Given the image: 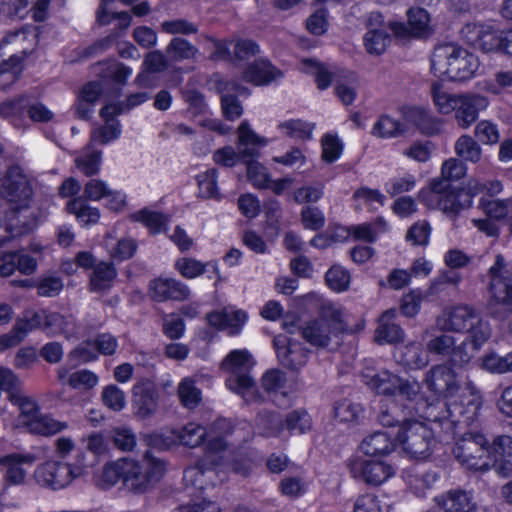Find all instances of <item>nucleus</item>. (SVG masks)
<instances>
[{"label":"nucleus","instance_id":"nucleus-1","mask_svg":"<svg viewBox=\"0 0 512 512\" xmlns=\"http://www.w3.org/2000/svg\"><path fill=\"white\" fill-rule=\"evenodd\" d=\"M437 325L442 331L466 333L467 340L474 350L479 351L490 339L492 328L481 314L468 305H458L443 312L437 318Z\"/></svg>","mask_w":512,"mask_h":512},{"label":"nucleus","instance_id":"nucleus-2","mask_svg":"<svg viewBox=\"0 0 512 512\" xmlns=\"http://www.w3.org/2000/svg\"><path fill=\"white\" fill-rule=\"evenodd\" d=\"M479 68L477 56L465 48L448 43L435 47L431 56V71L437 77L450 81H466Z\"/></svg>","mask_w":512,"mask_h":512},{"label":"nucleus","instance_id":"nucleus-3","mask_svg":"<svg viewBox=\"0 0 512 512\" xmlns=\"http://www.w3.org/2000/svg\"><path fill=\"white\" fill-rule=\"evenodd\" d=\"M488 276L489 312L494 316L512 312V266L507 267L501 254L496 256L494 264L488 270Z\"/></svg>","mask_w":512,"mask_h":512},{"label":"nucleus","instance_id":"nucleus-4","mask_svg":"<svg viewBox=\"0 0 512 512\" xmlns=\"http://www.w3.org/2000/svg\"><path fill=\"white\" fill-rule=\"evenodd\" d=\"M420 200L430 209H439L454 218L470 207V194L454 189L446 180H432L428 189L419 193Z\"/></svg>","mask_w":512,"mask_h":512},{"label":"nucleus","instance_id":"nucleus-5","mask_svg":"<svg viewBox=\"0 0 512 512\" xmlns=\"http://www.w3.org/2000/svg\"><path fill=\"white\" fill-rule=\"evenodd\" d=\"M345 330L342 312L334 305H324L320 317L306 322L301 327L302 337L312 346L326 348L333 336Z\"/></svg>","mask_w":512,"mask_h":512},{"label":"nucleus","instance_id":"nucleus-6","mask_svg":"<svg viewBox=\"0 0 512 512\" xmlns=\"http://www.w3.org/2000/svg\"><path fill=\"white\" fill-rule=\"evenodd\" d=\"M492 445L482 433L466 432L456 442L453 454L469 470L486 472L491 469Z\"/></svg>","mask_w":512,"mask_h":512},{"label":"nucleus","instance_id":"nucleus-7","mask_svg":"<svg viewBox=\"0 0 512 512\" xmlns=\"http://www.w3.org/2000/svg\"><path fill=\"white\" fill-rule=\"evenodd\" d=\"M165 472V464L162 460L152 457L147 452L141 462L128 461L127 472H125L124 485L134 494L148 492Z\"/></svg>","mask_w":512,"mask_h":512},{"label":"nucleus","instance_id":"nucleus-8","mask_svg":"<svg viewBox=\"0 0 512 512\" xmlns=\"http://www.w3.org/2000/svg\"><path fill=\"white\" fill-rule=\"evenodd\" d=\"M396 438L411 457L425 458L430 455L433 434L424 423L415 420L405 421Z\"/></svg>","mask_w":512,"mask_h":512},{"label":"nucleus","instance_id":"nucleus-9","mask_svg":"<svg viewBox=\"0 0 512 512\" xmlns=\"http://www.w3.org/2000/svg\"><path fill=\"white\" fill-rule=\"evenodd\" d=\"M83 466L71 467L70 463L47 461L38 465L34 479L38 485L52 490L67 487L75 478L82 476Z\"/></svg>","mask_w":512,"mask_h":512},{"label":"nucleus","instance_id":"nucleus-10","mask_svg":"<svg viewBox=\"0 0 512 512\" xmlns=\"http://www.w3.org/2000/svg\"><path fill=\"white\" fill-rule=\"evenodd\" d=\"M465 390L468 395L464 393L460 400L445 404L446 415L443 418L453 425L470 426L478 419L482 405L481 396L471 382L467 383Z\"/></svg>","mask_w":512,"mask_h":512},{"label":"nucleus","instance_id":"nucleus-11","mask_svg":"<svg viewBox=\"0 0 512 512\" xmlns=\"http://www.w3.org/2000/svg\"><path fill=\"white\" fill-rule=\"evenodd\" d=\"M250 358L251 356L246 350H234L222 363L225 368L231 370V374L226 380L227 388L243 397L255 388L254 379L246 372L251 365Z\"/></svg>","mask_w":512,"mask_h":512},{"label":"nucleus","instance_id":"nucleus-12","mask_svg":"<svg viewBox=\"0 0 512 512\" xmlns=\"http://www.w3.org/2000/svg\"><path fill=\"white\" fill-rule=\"evenodd\" d=\"M349 469L353 478L375 486L384 483L394 474V469L390 464L360 457L350 460Z\"/></svg>","mask_w":512,"mask_h":512},{"label":"nucleus","instance_id":"nucleus-13","mask_svg":"<svg viewBox=\"0 0 512 512\" xmlns=\"http://www.w3.org/2000/svg\"><path fill=\"white\" fill-rule=\"evenodd\" d=\"M280 363L291 371H298L308 362L309 350L296 340L278 335L273 339Z\"/></svg>","mask_w":512,"mask_h":512},{"label":"nucleus","instance_id":"nucleus-14","mask_svg":"<svg viewBox=\"0 0 512 512\" xmlns=\"http://www.w3.org/2000/svg\"><path fill=\"white\" fill-rule=\"evenodd\" d=\"M424 383L430 391L445 397L453 396L459 389L455 371L446 364L432 366L425 374Z\"/></svg>","mask_w":512,"mask_h":512},{"label":"nucleus","instance_id":"nucleus-15","mask_svg":"<svg viewBox=\"0 0 512 512\" xmlns=\"http://www.w3.org/2000/svg\"><path fill=\"white\" fill-rule=\"evenodd\" d=\"M489 104L485 96L479 94H461L455 107V119L459 127L466 129L474 123L480 111Z\"/></svg>","mask_w":512,"mask_h":512},{"label":"nucleus","instance_id":"nucleus-16","mask_svg":"<svg viewBox=\"0 0 512 512\" xmlns=\"http://www.w3.org/2000/svg\"><path fill=\"white\" fill-rule=\"evenodd\" d=\"M151 298L158 302L167 300L183 301L190 295L189 288L172 278H157L149 284Z\"/></svg>","mask_w":512,"mask_h":512},{"label":"nucleus","instance_id":"nucleus-17","mask_svg":"<svg viewBox=\"0 0 512 512\" xmlns=\"http://www.w3.org/2000/svg\"><path fill=\"white\" fill-rule=\"evenodd\" d=\"M512 438L501 435L494 439L491 452V468L497 475L508 478L512 476Z\"/></svg>","mask_w":512,"mask_h":512},{"label":"nucleus","instance_id":"nucleus-18","mask_svg":"<svg viewBox=\"0 0 512 512\" xmlns=\"http://www.w3.org/2000/svg\"><path fill=\"white\" fill-rule=\"evenodd\" d=\"M208 460V457H204L196 465L184 470L183 480L187 486L203 490L215 485L217 463L214 460L208 463Z\"/></svg>","mask_w":512,"mask_h":512},{"label":"nucleus","instance_id":"nucleus-19","mask_svg":"<svg viewBox=\"0 0 512 512\" xmlns=\"http://www.w3.org/2000/svg\"><path fill=\"white\" fill-rule=\"evenodd\" d=\"M123 113V109L106 105L100 110V116L105 121V125L96 128L91 133V142H98L102 145L117 139L121 133L120 122L115 119L117 115Z\"/></svg>","mask_w":512,"mask_h":512},{"label":"nucleus","instance_id":"nucleus-20","mask_svg":"<svg viewBox=\"0 0 512 512\" xmlns=\"http://www.w3.org/2000/svg\"><path fill=\"white\" fill-rule=\"evenodd\" d=\"M207 319L211 326L218 329H227L230 335H235L240 332L247 320V315L243 310L227 307L221 311L209 313Z\"/></svg>","mask_w":512,"mask_h":512},{"label":"nucleus","instance_id":"nucleus-21","mask_svg":"<svg viewBox=\"0 0 512 512\" xmlns=\"http://www.w3.org/2000/svg\"><path fill=\"white\" fill-rule=\"evenodd\" d=\"M134 405L137 414L141 417L152 415L158 406V393L155 385L150 381L138 383L133 388Z\"/></svg>","mask_w":512,"mask_h":512},{"label":"nucleus","instance_id":"nucleus-22","mask_svg":"<svg viewBox=\"0 0 512 512\" xmlns=\"http://www.w3.org/2000/svg\"><path fill=\"white\" fill-rule=\"evenodd\" d=\"M36 461L34 454L12 453L0 457V465L7 466L5 480L12 485H21L25 482L26 471L22 464L31 465Z\"/></svg>","mask_w":512,"mask_h":512},{"label":"nucleus","instance_id":"nucleus-23","mask_svg":"<svg viewBox=\"0 0 512 512\" xmlns=\"http://www.w3.org/2000/svg\"><path fill=\"white\" fill-rule=\"evenodd\" d=\"M37 33L32 28H24L7 35L2 41L0 51L6 46L11 45L13 54L21 59L31 53L37 45Z\"/></svg>","mask_w":512,"mask_h":512},{"label":"nucleus","instance_id":"nucleus-24","mask_svg":"<svg viewBox=\"0 0 512 512\" xmlns=\"http://www.w3.org/2000/svg\"><path fill=\"white\" fill-rule=\"evenodd\" d=\"M435 500L444 512L476 511V504L473 502L471 495L464 490H450Z\"/></svg>","mask_w":512,"mask_h":512},{"label":"nucleus","instance_id":"nucleus-25","mask_svg":"<svg viewBox=\"0 0 512 512\" xmlns=\"http://www.w3.org/2000/svg\"><path fill=\"white\" fill-rule=\"evenodd\" d=\"M334 90L339 100L346 106L351 105L359 87L357 75L352 71H338L334 75Z\"/></svg>","mask_w":512,"mask_h":512},{"label":"nucleus","instance_id":"nucleus-26","mask_svg":"<svg viewBox=\"0 0 512 512\" xmlns=\"http://www.w3.org/2000/svg\"><path fill=\"white\" fill-rule=\"evenodd\" d=\"M362 381L378 394L395 396L399 376L388 370H382L377 373L368 371L362 374Z\"/></svg>","mask_w":512,"mask_h":512},{"label":"nucleus","instance_id":"nucleus-27","mask_svg":"<svg viewBox=\"0 0 512 512\" xmlns=\"http://www.w3.org/2000/svg\"><path fill=\"white\" fill-rule=\"evenodd\" d=\"M223 92L224 93L221 97L223 115L226 119L233 121L242 115L243 108L237 99V96L231 92L242 95L247 93V88L237 82L231 81L226 83L223 88Z\"/></svg>","mask_w":512,"mask_h":512},{"label":"nucleus","instance_id":"nucleus-28","mask_svg":"<svg viewBox=\"0 0 512 512\" xmlns=\"http://www.w3.org/2000/svg\"><path fill=\"white\" fill-rule=\"evenodd\" d=\"M281 76L282 72L269 61L259 60L246 68L243 77L255 85H266Z\"/></svg>","mask_w":512,"mask_h":512},{"label":"nucleus","instance_id":"nucleus-29","mask_svg":"<svg viewBox=\"0 0 512 512\" xmlns=\"http://www.w3.org/2000/svg\"><path fill=\"white\" fill-rule=\"evenodd\" d=\"M396 310L390 309L385 311L380 319L376 329V340L385 341L387 343H396L403 339L404 332L401 327L395 323Z\"/></svg>","mask_w":512,"mask_h":512},{"label":"nucleus","instance_id":"nucleus-30","mask_svg":"<svg viewBox=\"0 0 512 512\" xmlns=\"http://www.w3.org/2000/svg\"><path fill=\"white\" fill-rule=\"evenodd\" d=\"M117 276V270L113 264L100 262L93 267L90 275V290L104 292L109 290Z\"/></svg>","mask_w":512,"mask_h":512},{"label":"nucleus","instance_id":"nucleus-31","mask_svg":"<svg viewBox=\"0 0 512 512\" xmlns=\"http://www.w3.org/2000/svg\"><path fill=\"white\" fill-rule=\"evenodd\" d=\"M394 440L384 432H376L366 437L361 443V450L370 456H383L394 450Z\"/></svg>","mask_w":512,"mask_h":512},{"label":"nucleus","instance_id":"nucleus-32","mask_svg":"<svg viewBox=\"0 0 512 512\" xmlns=\"http://www.w3.org/2000/svg\"><path fill=\"white\" fill-rule=\"evenodd\" d=\"M400 362L410 369H421L428 365V351L424 349L422 344L417 342L409 343L399 350Z\"/></svg>","mask_w":512,"mask_h":512},{"label":"nucleus","instance_id":"nucleus-33","mask_svg":"<svg viewBox=\"0 0 512 512\" xmlns=\"http://www.w3.org/2000/svg\"><path fill=\"white\" fill-rule=\"evenodd\" d=\"M480 367L491 374H505L512 372V351L499 354L490 351L480 358Z\"/></svg>","mask_w":512,"mask_h":512},{"label":"nucleus","instance_id":"nucleus-34","mask_svg":"<svg viewBox=\"0 0 512 512\" xmlns=\"http://www.w3.org/2000/svg\"><path fill=\"white\" fill-rule=\"evenodd\" d=\"M407 33L415 37H427L431 34L430 16L423 8H412L408 11Z\"/></svg>","mask_w":512,"mask_h":512},{"label":"nucleus","instance_id":"nucleus-35","mask_svg":"<svg viewBox=\"0 0 512 512\" xmlns=\"http://www.w3.org/2000/svg\"><path fill=\"white\" fill-rule=\"evenodd\" d=\"M455 153L466 162L478 163L482 158V149L479 143L470 135H462L455 142Z\"/></svg>","mask_w":512,"mask_h":512},{"label":"nucleus","instance_id":"nucleus-36","mask_svg":"<svg viewBox=\"0 0 512 512\" xmlns=\"http://www.w3.org/2000/svg\"><path fill=\"white\" fill-rule=\"evenodd\" d=\"M129 460H120L116 463L106 464L97 480V485L102 489H108L115 485L119 479L124 481Z\"/></svg>","mask_w":512,"mask_h":512},{"label":"nucleus","instance_id":"nucleus-37","mask_svg":"<svg viewBox=\"0 0 512 512\" xmlns=\"http://www.w3.org/2000/svg\"><path fill=\"white\" fill-rule=\"evenodd\" d=\"M174 434L182 445L191 448L201 445L208 436L205 427L195 423H188Z\"/></svg>","mask_w":512,"mask_h":512},{"label":"nucleus","instance_id":"nucleus-38","mask_svg":"<svg viewBox=\"0 0 512 512\" xmlns=\"http://www.w3.org/2000/svg\"><path fill=\"white\" fill-rule=\"evenodd\" d=\"M406 130L407 127L402 122L388 115H382L374 124L372 135L379 138H392L404 134Z\"/></svg>","mask_w":512,"mask_h":512},{"label":"nucleus","instance_id":"nucleus-39","mask_svg":"<svg viewBox=\"0 0 512 512\" xmlns=\"http://www.w3.org/2000/svg\"><path fill=\"white\" fill-rule=\"evenodd\" d=\"M364 46L370 55L383 54L391 42L388 30H368L364 35Z\"/></svg>","mask_w":512,"mask_h":512},{"label":"nucleus","instance_id":"nucleus-40","mask_svg":"<svg viewBox=\"0 0 512 512\" xmlns=\"http://www.w3.org/2000/svg\"><path fill=\"white\" fill-rule=\"evenodd\" d=\"M166 54L173 61L194 59L198 49L184 38H173L166 47Z\"/></svg>","mask_w":512,"mask_h":512},{"label":"nucleus","instance_id":"nucleus-41","mask_svg":"<svg viewBox=\"0 0 512 512\" xmlns=\"http://www.w3.org/2000/svg\"><path fill=\"white\" fill-rule=\"evenodd\" d=\"M177 393L182 405L188 409L196 408L201 400L202 393L191 378H184L178 385Z\"/></svg>","mask_w":512,"mask_h":512},{"label":"nucleus","instance_id":"nucleus-42","mask_svg":"<svg viewBox=\"0 0 512 512\" xmlns=\"http://www.w3.org/2000/svg\"><path fill=\"white\" fill-rule=\"evenodd\" d=\"M431 95L438 111L449 114L455 110L461 94H450L442 89V86L434 82L431 85Z\"/></svg>","mask_w":512,"mask_h":512},{"label":"nucleus","instance_id":"nucleus-43","mask_svg":"<svg viewBox=\"0 0 512 512\" xmlns=\"http://www.w3.org/2000/svg\"><path fill=\"white\" fill-rule=\"evenodd\" d=\"M283 421L291 434H303L312 428L311 417L304 409L289 412Z\"/></svg>","mask_w":512,"mask_h":512},{"label":"nucleus","instance_id":"nucleus-44","mask_svg":"<svg viewBox=\"0 0 512 512\" xmlns=\"http://www.w3.org/2000/svg\"><path fill=\"white\" fill-rule=\"evenodd\" d=\"M21 57L11 54L7 60H0V90H5L17 79L21 71Z\"/></svg>","mask_w":512,"mask_h":512},{"label":"nucleus","instance_id":"nucleus-45","mask_svg":"<svg viewBox=\"0 0 512 512\" xmlns=\"http://www.w3.org/2000/svg\"><path fill=\"white\" fill-rule=\"evenodd\" d=\"M406 117L409 121L413 122L422 133L427 135H433L439 131V123L434 119L428 112L413 108L406 113Z\"/></svg>","mask_w":512,"mask_h":512},{"label":"nucleus","instance_id":"nucleus-46","mask_svg":"<svg viewBox=\"0 0 512 512\" xmlns=\"http://www.w3.org/2000/svg\"><path fill=\"white\" fill-rule=\"evenodd\" d=\"M366 27L368 30H388L394 32L397 37H405L407 33V27L403 23L389 22L385 23L384 17L380 12H371L366 20Z\"/></svg>","mask_w":512,"mask_h":512},{"label":"nucleus","instance_id":"nucleus-47","mask_svg":"<svg viewBox=\"0 0 512 512\" xmlns=\"http://www.w3.org/2000/svg\"><path fill=\"white\" fill-rule=\"evenodd\" d=\"M76 167L86 176L96 175L100 171L101 151H86L75 158Z\"/></svg>","mask_w":512,"mask_h":512},{"label":"nucleus","instance_id":"nucleus-48","mask_svg":"<svg viewBox=\"0 0 512 512\" xmlns=\"http://www.w3.org/2000/svg\"><path fill=\"white\" fill-rule=\"evenodd\" d=\"M313 128V124H309L300 119H292L279 124V129H281L286 136L301 140L310 139Z\"/></svg>","mask_w":512,"mask_h":512},{"label":"nucleus","instance_id":"nucleus-49","mask_svg":"<svg viewBox=\"0 0 512 512\" xmlns=\"http://www.w3.org/2000/svg\"><path fill=\"white\" fill-rule=\"evenodd\" d=\"M257 425L267 436H278L284 429V421L278 413L263 411L257 415Z\"/></svg>","mask_w":512,"mask_h":512},{"label":"nucleus","instance_id":"nucleus-50","mask_svg":"<svg viewBox=\"0 0 512 512\" xmlns=\"http://www.w3.org/2000/svg\"><path fill=\"white\" fill-rule=\"evenodd\" d=\"M197 183L199 188V196L201 198H219L217 188V170L209 169L197 176Z\"/></svg>","mask_w":512,"mask_h":512},{"label":"nucleus","instance_id":"nucleus-51","mask_svg":"<svg viewBox=\"0 0 512 512\" xmlns=\"http://www.w3.org/2000/svg\"><path fill=\"white\" fill-rule=\"evenodd\" d=\"M41 323L42 316L38 312L27 310L16 320L13 329L23 340L28 333L40 327Z\"/></svg>","mask_w":512,"mask_h":512},{"label":"nucleus","instance_id":"nucleus-52","mask_svg":"<svg viewBox=\"0 0 512 512\" xmlns=\"http://www.w3.org/2000/svg\"><path fill=\"white\" fill-rule=\"evenodd\" d=\"M327 285L334 291H345L349 287L350 274L340 265H333L325 275Z\"/></svg>","mask_w":512,"mask_h":512},{"label":"nucleus","instance_id":"nucleus-53","mask_svg":"<svg viewBox=\"0 0 512 512\" xmlns=\"http://www.w3.org/2000/svg\"><path fill=\"white\" fill-rule=\"evenodd\" d=\"M69 209L75 213L77 218L84 224L96 223L99 220L100 214L97 208L86 205L83 200L76 198L69 204Z\"/></svg>","mask_w":512,"mask_h":512},{"label":"nucleus","instance_id":"nucleus-54","mask_svg":"<svg viewBox=\"0 0 512 512\" xmlns=\"http://www.w3.org/2000/svg\"><path fill=\"white\" fill-rule=\"evenodd\" d=\"M455 345L456 340L453 336L441 334L427 343V351L440 356H449L453 352Z\"/></svg>","mask_w":512,"mask_h":512},{"label":"nucleus","instance_id":"nucleus-55","mask_svg":"<svg viewBox=\"0 0 512 512\" xmlns=\"http://www.w3.org/2000/svg\"><path fill=\"white\" fill-rule=\"evenodd\" d=\"M362 409L348 399H343L335 404L334 415L340 422H352L358 419Z\"/></svg>","mask_w":512,"mask_h":512},{"label":"nucleus","instance_id":"nucleus-56","mask_svg":"<svg viewBox=\"0 0 512 512\" xmlns=\"http://www.w3.org/2000/svg\"><path fill=\"white\" fill-rule=\"evenodd\" d=\"M301 222L305 229L318 231L325 225V217L317 207L305 206L301 210Z\"/></svg>","mask_w":512,"mask_h":512},{"label":"nucleus","instance_id":"nucleus-57","mask_svg":"<svg viewBox=\"0 0 512 512\" xmlns=\"http://www.w3.org/2000/svg\"><path fill=\"white\" fill-rule=\"evenodd\" d=\"M286 373L280 369L268 370L261 379L262 387L268 393H277L285 387Z\"/></svg>","mask_w":512,"mask_h":512},{"label":"nucleus","instance_id":"nucleus-58","mask_svg":"<svg viewBox=\"0 0 512 512\" xmlns=\"http://www.w3.org/2000/svg\"><path fill=\"white\" fill-rule=\"evenodd\" d=\"M437 479V474L433 472L412 475L409 481L410 488L418 497H424L426 496V491L436 483Z\"/></svg>","mask_w":512,"mask_h":512},{"label":"nucleus","instance_id":"nucleus-59","mask_svg":"<svg viewBox=\"0 0 512 512\" xmlns=\"http://www.w3.org/2000/svg\"><path fill=\"white\" fill-rule=\"evenodd\" d=\"M421 392V385L415 379L402 378L399 376V381L396 385L395 395H399L404 400L413 402Z\"/></svg>","mask_w":512,"mask_h":512},{"label":"nucleus","instance_id":"nucleus-60","mask_svg":"<svg viewBox=\"0 0 512 512\" xmlns=\"http://www.w3.org/2000/svg\"><path fill=\"white\" fill-rule=\"evenodd\" d=\"M509 200H490L482 197L479 201V207L491 219L504 218L508 213Z\"/></svg>","mask_w":512,"mask_h":512},{"label":"nucleus","instance_id":"nucleus-61","mask_svg":"<svg viewBox=\"0 0 512 512\" xmlns=\"http://www.w3.org/2000/svg\"><path fill=\"white\" fill-rule=\"evenodd\" d=\"M67 383L74 389H91L97 385L98 377L95 373L84 369L72 373Z\"/></svg>","mask_w":512,"mask_h":512},{"label":"nucleus","instance_id":"nucleus-62","mask_svg":"<svg viewBox=\"0 0 512 512\" xmlns=\"http://www.w3.org/2000/svg\"><path fill=\"white\" fill-rule=\"evenodd\" d=\"M103 403L114 411H120L125 406V394L115 385H109L102 391Z\"/></svg>","mask_w":512,"mask_h":512},{"label":"nucleus","instance_id":"nucleus-63","mask_svg":"<svg viewBox=\"0 0 512 512\" xmlns=\"http://www.w3.org/2000/svg\"><path fill=\"white\" fill-rule=\"evenodd\" d=\"M175 267L183 277L193 279L205 272L206 265L193 258H181L176 261Z\"/></svg>","mask_w":512,"mask_h":512},{"label":"nucleus","instance_id":"nucleus-64","mask_svg":"<svg viewBox=\"0 0 512 512\" xmlns=\"http://www.w3.org/2000/svg\"><path fill=\"white\" fill-rule=\"evenodd\" d=\"M354 512H386V506L374 494L359 496L354 504Z\"/></svg>","mask_w":512,"mask_h":512}]
</instances>
